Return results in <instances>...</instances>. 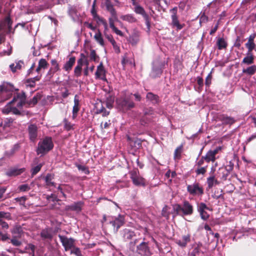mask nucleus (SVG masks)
<instances>
[{"mask_svg": "<svg viewBox=\"0 0 256 256\" xmlns=\"http://www.w3.org/2000/svg\"><path fill=\"white\" fill-rule=\"evenodd\" d=\"M116 104L117 108L123 112L135 107V104L131 100L130 96L126 94L116 98Z\"/></svg>", "mask_w": 256, "mask_h": 256, "instance_id": "1", "label": "nucleus"}, {"mask_svg": "<svg viewBox=\"0 0 256 256\" xmlns=\"http://www.w3.org/2000/svg\"><path fill=\"white\" fill-rule=\"evenodd\" d=\"M54 146L52 138L46 136L39 142L36 152L38 154H40L42 156H44L51 150Z\"/></svg>", "mask_w": 256, "mask_h": 256, "instance_id": "2", "label": "nucleus"}, {"mask_svg": "<svg viewBox=\"0 0 256 256\" xmlns=\"http://www.w3.org/2000/svg\"><path fill=\"white\" fill-rule=\"evenodd\" d=\"M130 178L133 184L137 186L144 187L146 185V180L140 174L138 169H134L129 172Z\"/></svg>", "mask_w": 256, "mask_h": 256, "instance_id": "3", "label": "nucleus"}, {"mask_svg": "<svg viewBox=\"0 0 256 256\" xmlns=\"http://www.w3.org/2000/svg\"><path fill=\"white\" fill-rule=\"evenodd\" d=\"M187 192L192 196H201L204 194V190L202 186L198 182H194L192 184H188Z\"/></svg>", "mask_w": 256, "mask_h": 256, "instance_id": "4", "label": "nucleus"}, {"mask_svg": "<svg viewBox=\"0 0 256 256\" xmlns=\"http://www.w3.org/2000/svg\"><path fill=\"white\" fill-rule=\"evenodd\" d=\"M16 102V106L18 108H22L24 106H27L28 100H26V96L24 92H18L14 97L10 103Z\"/></svg>", "mask_w": 256, "mask_h": 256, "instance_id": "5", "label": "nucleus"}, {"mask_svg": "<svg viewBox=\"0 0 256 256\" xmlns=\"http://www.w3.org/2000/svg\"><path fill=\"white\" fill-rule=\"evenodd\" d=\"M216 121L222 122V125L223 126H231L236 122L234 118L228 116L225 114H218L216 116Z\"/></svg>", "mask_w": 256, "mask_h": 256, "instance_id": "6", "label": "nucleus"}, {"mask_svg": "<svg viewBox=\"0 0 256 256\" xmlns=\"http://www.w3.org/2000/svg\"><path fill=\"white\" fill-rule=\"evenodd\" d=\"M177 7H174L170 10L172 12V23L171 25L172 27L176 28V30H182L185 26L184 24H180L177 16Z\"/></svg>", "mask_w": 256, "mask_h": 256, "instance_id": "7", "label": "nucleus"}, {"mask_svg": "<svg viewBox=\"0 0 256 256\" xmlns=\"http://www.w3.org/2000/svg\"><path fill=\"white\" fill-rule=\"evenodd\" d=\"M18 90V88H16L12 84L9 82H4L2 84L0 85V92L1 94L4 92H8L9 93V95L12 96L13 92Z\"/></svg>", "mask_w": 256, "mask_h": 256, "instance_id": "8", "label": "nucleus"}, {"mask_svg": "<svg viewBox=\"0 0 256 256\" xmlns=\"http://www.w3.org/2000/svg\"><path fill=\"white\" fill-rule=\"evenodd\" d=\"M58 237L66 251H68L74 248V238H68L65 236L60 234L58 235Z\"/></svg>", "mask_w": 256, "mask_h": 256, "instance_id": "9", "label": "nucleus"}, {"mask_svg": "<svg viewBox=\"0 0 256 256\" xmlns=\"http://www.w3.org/2000/svg\"><path fill=\"white\" fill-rule=\"evenodd\" d=\"M86 60V55L81 53L80 58L78 60L77 65L74 70V74L76 78L80 76L82 74V67L84 64V60Z\"/></svg>", "mask_w": 256, "mask_h": 256, "instance_id": "10", "label": "nucleus"}, {"mask_svg": "<svg viewBox=\"0 0 256 256\" xmlns=\"http://www.w3.org/2000/svg\"><path fill=\"white\" fill-rule=\"evenodd\" d=\"M110 224L113 227L114 232H117L118 230L124 224V218L123 216L119 215L118 217L115 218L114 220H110Z\"/></svg>", "mask_w": 256, "mask_h": 256, "instance_id": "11", "label": "nucleus"}, {"mask_svg": "<svg viewBox=\"0 0 256 256\" xmlns=\"http://www.w3.org/2000/svg\"><path fill=\"white\" fill-rule=\"evenodd\" d=\"M221 150L222 147L218 146L214 150H209L206 154V156H204V159H205V161H206L207 162H214L217 158H216V154Z\"/></svg>", "mask_w": 256, "mask_h": 256, "instance_id": "12", "label": "nucleus"}, {"mask_svg": "<svg viewBox=\"0 0 256 256\" xmlns=\"http://www.w3.org/2000/svg\"><path fill=\"white\" fill-rule=\"evenodd\" d=\"M134 12L137 14H140L144 17L146 24L148 28L150 26V20L148 15L146 13L144 8L140 5L136 4L134 9Z\"/></svg>", "mask_w": 256, "mask_h": 256, "instance_id": "13", "label": "nucleus"}, {"mask_svg": "<svg viewBox=\"0 0 256 256\" xmlns=\"http://www.w3.org/2000/svg\"><path fill=\"white\" fill-rule=\"evenodd\" d=\"M202 244L200 242H195L194 244L188 252V256H198L200 253L203 252L201 250Z\"/></svg>", "mask_w": 256, "mask_h": 256, "instance_id": "14", "label": "nucleus"}, {"mask_svg": "<svg viewBox=\"0 0 256 256\" xmlns=\"http://www.w3.org/2000/svg\"><path fill=\"white\" fill-rule=\"evenodd\" d=\"M136 250L141 255L150 256L151 254L148 242H141L137 246Z\"/></svg>", "mask_w": 256, "mask_h": 256, "instance_id": "15", "label": "nucleus"}, {"mask_svg": "<svg viewBox=\"0 0 256 256\" xmlns=\"http://www.w3.org/2000/svg\"><path fill=\"white\" fill-rule=\"evenodd\" d=\"M96 79H100L104 81H106V70L104 69L102 62H100L97 66L96 70L95 73Z\"/></svg>", "mask_w": 256, "mask_h": 256, "instance_id": "16", "label": "nucleus"}, {"mask_svg": "<svg viewBox=\"0 0 256 256\" xmlns=\"http://www.w3.org/2000/svg\"><path fill=\"white\" fill-rule=\"evenodd\" d=\"M28 136L30 141L34 142L38 136V127L35 124H30L28 128Z\"/></svg>", "mask_w": 256, "mask_h": 256, "instance_id": "17", "label": "nucleus"}, {"mask_svg": "<svg viewBox=\"0 0 256 256\" xmlns=\"http://www.w3.org/2000/svg\"><path fill=\"white\" fill-rule=\"evenodd\" d=\"M52 67L50 68L47 74V76L50 80L53 76L55 72L60 70L59 64L57 60L55 59L51 60Z\"/></svg>", "mask_w": 256, "mask_h": 256, "instance_id": "18", "label": "nucleus"}, {"mask_svg": "<svg viewBox=\"0 0 256 256\" xmlns=\"http://www.w3.org/2000/svg\"><path fill=\"white\" fill-rule=\"evenodd\" d=\"M140 32L136 29H134L128 40L132 46H136L140 41Z\"/></svg>", "mask_w": 256, "mask_h": 256, "instance_id": "19", "label": "nucleus"}, {"mask_svg": "<svg viewBox=\"0 0 256 256\" xmlns=\"http://www.w3.org/2000/svg\"><path fill=\"white\" fill-rule=\"evenodd\" d=\"M194 212L193 206L188 200H184L182 204V214L184 216H190Z\"/></svg>", "mask_w": 256, "mask_h": 256, "instance_id": "20", "label": "nucleus"}, {"mask_svg": "<svg viewBox=\"0 0 256 256\" xmlns=\"http://www.w3.org/2000/svg\"><path fill=\"white\" fill-rule=\"evenodd\" d=\"M40 236L43 240H52L53 238L52 228H48L43 229L40 232Z\"/></svg>", "mask_w": 256, "mask_h": 256, "instance_id": "21", "label": "nucleus"}, {"mask_svg": "<svg viewBox=\"0 0 256 256\" xmlns=\"http://www.w3.org/2000/svg\"><path fill=\"white\" fill-rule=\"evenodd\" d=\"M190 238L191 236L190 234L184 235L180 239L176 240V244L182 248H186L188 244L190 242Z\"/></svg>", "mask_w": 256, "mask_h": 256, "instance_id": "22", "label": "nucleus"}, {"mask_svg": "<svg viewBox=\"0 0 256 256\" xmlns=\"http://www.w3.org/2000/svg\"><path fill=\"white\" fill-rule=\"evenodd\" d=\"M84 204V202L82 201H78L74 204L68 206H66V210H70L72 211H74L76 212H80L82 210V207Z\"/></svg>", "mask_w": 256, "mask_h": 256, "instance_id": "23", "label": "nucleus"}, {"mask_svg": "<svg viewBox=\"0 0 256 256\" xmlns=\"http://www.w3.org/2000/svg\"><path fill=\"white\" fill-rule=\"evenodd\" d=\"M105 6L107 10L110 12L112 17L114 20H117L118 17L116 12L110 0H106Z\"/></svg>", "mask_w": 256, "mask_h": 256, "instance_id": "24", "label": "nucleus"}, {"mask_svg": "<svg viewBox=\"0 0 256 256\" xmlns=\"http://www.w3.org/2000/svg\"><path fill=\"white\" fill-rule=\"evenodd\" d=\"M96 2V0H94L92 4V8L91 10V14H92V16H93L94 18L96 19L97 20V22H101L105 26V27L106 28L107 23H106V20H104V18L100 17L96 13V10L95 8Z\"/></svg>", "mask_w": 256, "mask_h": 256, "instance_id": "25", "label": "nucleus"}, {"mask_svg": "<svg viewBox=\"0 0 256 256\" xmlns=\"http://www.w3.org/2000/svg\"><path fill=\"white\" fill-rule=\"evenodd\" d=\"M212 170L213 171L212 174L206 179V184L209 189L212 188L214 185H218L220 184V182L216 178L215 176L214 175L215 169L212 168Z\"/></svg>", "mask_w": 256, "mask_h": 256, "instance_id": "26", "label": "nucleus"}, {"mask_svg": "<svg viewBox=\"0 0 256 256\" xmlns=\"http://www.w3.org/2000/svg\"><path fill=\"white\" fill-rule=\"evenodd\" d=\"M146 99L152 104H158L160 102L159 96L152 92H148L146 95Z\"/></svg>", "mask_w": 256, "mask_h": 256, "instance_id": "27", "label": "nucleus"}, {"mask_svg": "<svg viewBox=\"0 0 256 256\" xmlns=\"http://www.w3.org/2000/svg\"><path fill=\"white\" fill-rule=\"evenodd\" d=\"M80 109V101L78 98V96L77 95L74 96V106L72 108V118L73 120H74L78 116V113Z\"/></svg>", "mask_w": 256, "mask_h": 256, "instance_id": "28", "label": "nucleus"}, {"mask_svg": "<svg viewBox=\"0 0 256 256\" xmlns=\"http://www.w3.org/2000/svg\"><path fill=\"white\" fill-rule=\"evenodd\" d=\"M24 168H12L6 172V174L9 176H15L20 174L24 172Z\"/></svg>", "mask_w": 256, "mask_h": 256, "instance_id": "29", "label": "nucleus"}, {"mask_svg": "<svg viewBox=\"0 0 256 256\" xmlns=\"http://www.w3.org/2000/svg\"><path fill=\"white\" fill-rule=\"evenodd\" d=\"M6 21H7V24L6 28H7V30L6 31V32L7 34H10L11 32L14 33V31L16 29V28L20 24H18L14 28V30H12V20L10 18V12H8V15L6 16Z\"/></svg>", "mask_w": 256, "mask_h": 256, "instance_id": "30", "label": "nucleus"}, {"mask_svg": "<svg viewBox=\"0 0 256 256\" xmlns=\"http://www.w3.org/2000/svg\"><path fill=\"white\" fill-rule=\"evenodd\" d=\"M76 62V58L74 56L70 57L63 66V69L68 72H70Z\"/></svg>", "mask_w": 256, "mask_h": 256, "instance_id": "31", "label": "nucleus"}, {"mask_svg": "<svg viewBox=\"0 0 256 256\" xmlns=\"http://www.w3.org/2000/svg\"><path fill=\"white\" fill-rule=\"evenodd\" d=\"M42 98V95L40 93H37L32 99L28 100L26 108L34 106Z\"/></svg>", "mask_w": 256, "mask_h": 256, "instance_id": "32", "label": "nucleus"}, {"mask_svg": "<svg viewBox=\"0 0 256 256\" xmlns=\"http://www.w3.org/2000/svg\"><path fill=\"white\" fill-rule=\"evenodd\" d=\"M12 236L20 238L24 233L22 228L20 226H16L11 230Z\"/></svg>", "mask_w": 256, "mask_h": 256, "instance_id": "33", "label": "nucleus"}, {"mask_svg": "<svg viewBox=\"0 0 256 256\" xmlns=\"http://www.w3.org/2000/svg\"><path fill=\"white\" fill-rule=\"evenodd\" d=\"M254 56L252 53H246V56L244 58L242 64L250 65L254 62Z\"/></svg>", "mask_w": 256, "mask_h": 256, "instance_id": "34", "label": "nucleus"}, {"mask_svg": "<svg viewBox=\"0 0 256 256\" xmlns=\"http://www.w3.org/2000/svg\"><path fill=\"white\" fill-rule=\"evenodd\" d=\"M120 18L122 20L128 22L130 23H134L137 22V19L132 14L122 15Z\"/></svg>", "mask_w": 256, "mask_h": 256, "instance_id": "35", "label": "nucleus"}, {"mask_svg": "<svg viewBox=\"0 0 256 256\" xmlns=\"http://www.w3.org/2000/svg\"><path fill=\"white\" fill-rule=\"evenodd\" d=\"M230 174L224 168H220L217 172L218 176L222 180H226Z\"/></svg>", "mask_w": 256, "mask_h": 256, "instance_id": "36", "label": "nucleus"}, {"mask_svg": "<svg viewBox=\"0 0 256 256\" xmlns=\"http://www.w3.org/2000/svg\"><path fill=\"white\" fill-rule=\"evenodd\" d=\"M216 45L219 50L225 49L228 46V43L223 38H218L216 42Z\"/></svg>", "mask_w": 256, "mask_h": 256, "instance_id": "37", "label": "nucleus"}, {"mask_svg": "<svg viewBox=\"0 0 256 256\" xmlns=\"http://www.w3.org/2000/svg\"><path fill=\"white\" fill-rule=\"evenodd\" d=\"M64 128L66 131H70L71 130H74L75 124H72L66 118L63 120Z\"/></svg>", "mask_w": 256, "mask_h": 256, "instance_id": "38", "label": "nucleus"}, {"mask_svg": "<svg viewBox=\"0 0 256 256\" xmlns=\"http://www.w3.org/2000/svg\"><path fill=\"white\" fill-rule=\"evenodd\" d=\"M242 72L250 76H252L256 72V66L252 65L246 68H243Z\"/></svg>", "mask_w": 256, "mask_h": 256, "instance_id": "39", "label": "nucleus"}, {"mask_svg": "<svg viewBox=\"0 0 256 256\" xmlns=\"http://www.w3.org/2000/svg\"><path fill=\"white\" fill-rule=\"evenodd\" d=\"M54 176L51 174H48L45 177V182L46 186H56V184L53 182L52 180L54 179Z\"/></svg>", "mask_w": 256, "mask_h": 256, "instance_id": "40", "label": "nucleus"}, {"mask_svg": "<svg viewBox=\"0 0 256 256\" xmlns=\"http://www.w3.org/2000/svg\"><path fill=\"white\" fill-rule=\"evenodd\" d=\"M124 232V238L125 240H130L135 236L134 232L128 230L126 229Z\"/></svg>", "mask_w": 256, "mask_h": 256, "instance_id": "41", "label": "nucleus"}, {"mask_svg": "<svg viewBox=\"0 0 256 256\" xmlns=\"http://www.w3.org/2000/svg\"><path fill=\"white\" fill-rule=\"evenodd\" d=\"M96 40L102 46H104V39L102 37V34L100 30H98V32L94 36Z\"/></svg>", "mask_w": 256, "mask_h": 256, "instance_id": "42", "label": "nucleus"}, {"mask_svg": "<svg viewBox=\"0 0 256 256\" xmlns=\"http://www.w3.org/2000/svg\"><path fill=\"white\" fill-rule=\"evenodd\" d=\"M114 102V97L112 96H108L106 98V106L109 108L111 109L113 107V104Z\"/></svg>", "mask_w": 256, "mask_h": 256, "instance_id": "43", "label": "nucleus"}, {"mask_svg": "<svg viewBox=\"0 0 256 256\" xmlns=\"http://www.w3.org/2000/svg\"><path fill=\"white\" fill-rule=\"evenodd\" d=\"M182 146L177 147L174 152V158L180 160L181 158V154L182 150Z\"/></svg>", "mask_w": 256, "mask_h": 256, "instance_id": "44", "label": "nucleus"}, {"mask_svg": "<svg viewBox=\"0 0 256 256\" xmlns=\"http://www.w3.org/2000/svg\"><path fill=\"white\" fill-rule=\"evenodd\" d=\"M245 46L246 48L248 49L247 52L252 53V50L255 48L256 45L254 42H247L245 44Z\"/></svg>", "mask_w": 256, "mask_h": 256, "instance_id": "45", "label": "nucleus"}, {"mask_svg": "<svg viewBox=\"0 0 256 256\" xmlns=\"http://www.w3.org/2000/svg\"><path fill=\"white\" fill-rule=\"evenodd\" d=\"M14 103H10V102H9L3 108L2 112L4 114H8L10 112H12V108L13 106L12 104H14Z\"/></svg>", "mask_w": 256, "mask_h": 256, "instance_id": "46", "label": "nucleus"}, {"mask_svg": "<svg viewBox=\"0 0 256 256\" xmlns=\"http://www.w3.org/2000/svg\"><path fill=\"white\" fill-rule=\"evenodd\" d=\"M207 168L208 166H205L198 167L197 169L195 171L196 175L204 174L206 172Z\"/></svg>", "mask_w": 256, "mask_h": 256, "instance_id": "47", "label": "nucleus"}, {"mask_svg": "<svg viewBox=\"0 0 256 256\" xmlns=\"http://www.w3.org/2000/svg\"><path fill=\"white\" fill-rule=\"evenodd\" d=\"M197 209L198 212H202V211L206 210H210V208L204 202L198 204Z\"/></svg>", "mask_w": 256, "mask_h": 256, "instance_id": "48", "label": "nucleus"}, {"mask_svg": "<svg viewBox=\"0 0 256 256\" xmlns=\"http://www.w3.org/2000/svg\"><path fill=\"white\" fill-rule=\"evenodd\" d=\"M38 66L42 68L46 69L48 66V62L44 58H41L38 62Z\"/></svg>", "mask_w": 256, "mask_h": 256, "instance_id": "49", "label": "nucleus"}, {"mask_svg": "<svg viewBox=\"0 0 256 256\" xmlns=\"http://www.w3.org/2000/svg\"><path fill=\"white\" fill-rule=\"evenodd\" d=\"M18 238L12 236V238L10 240V242L13 246H19L22 245V242L20 240H18L17 239Z\"/></svg>", "mask_w": 256, "mask_h": 256, "instance_id": "50", "label": "nucleus"}, {"mask_svg": "<svg viewBox=\"0 0 256 256\" xmlns=\"http://www.w3.org/2000/svg\"><path fill=\"white\" fill-rule=\"evenodd\" d=\"M90 60H94V62H98V58H99L98 56H97L95 50H91L90 55Z\"/></svg>", "mask_w": 256, "mask_h": 256, "instance_id": "51", "label": "nucleus"}, {"mask_svg": "<svg viewBox=\"0 0 256 256\" xmlns=\"http://www.w3.org/2000/svg\"><path fill=\"white\" fill-rule=\"evenodd\" d=\"M76 166L79 170L84 172L86 174H90V170L86 166L79 164H76Z\"/></svg>", "mask_w": 256, "mask_h": 256, "instance_id": "52", "label": "nucleus"}, {"mask_svg": "<svg viewBox=\"0 0 256 256\" xmlns=\"http://www.w3.org/2000/svg\"><path fill=\"white\" fill-rule=\"evenodd\" d=\"M42 166V164H39L38 165L33 168L32 170V176H34L36 175V174H38L41 170Z\"/></svg>", "mask_w": 256, "mask_h": 256, "instance_id": "53", "label": "nucleus"}, {"mask_svg": "<svg viewBox=\"0 0 256 256\" xmlns=\"http://www.w3.org/2000/svg\"><path fill=\"white\" fill-rule=\"evenodd\" d=\"M0 218H4L8 220H12L11 214L10 212H0Z\"/></svg>", "mask_w": 256, "mask_h": 256, "instance_id": "54", "label": "nucleus"}, {"mask_svg": "<svg viewBox=\"0 0 256 256\" xmlns=\"http://www.w3.org/2000/svg\"><path fill=\"white\" fill-rule=\"evenodd\" d=\"M224 168L230 174L234 169V164L232 162L230 161Z\"/></svg>", "mask_w": 256, "mask_h": 256, "instance_id": "55", "label": "nucleus"}, {"mask_svg": "<svg viewBox=\"0 0 256 256\" xmlns=\"http://www.w3.org/2000/svg\"><path fill=\"white\" fill-rule=\"evenodd\" d=\"M143 112L145 116L152 115L154 114V109L151 107L144 108L143 110Z\"/></svg>", "mask_w": 256, "mask_h": 256, "instance_id": "56", "label": "nucleus"}, {"mask_svg": "<svg viewBox=\"0 0 256 256\" xmlns=\"http://www.w3.org/2000/svg\"><path fill=\"white\" fill-rule=\"evenodd\" d=\"M212 72H210L208 76H206L205 80V84L206 86L209 87L210 84L212 83Z\"/></svg>", "mask_w": 256, "mask_h": 256, "instance_id": "57", "label": "nucleus"}, {"mask_svg": "<svg viewBox=\"0 0 256 256\" xmlns=\"http://www.w3.org/2000/svg\"><path fill=\"white\" fill-rule=\"evenodd\" d=\"M242 42L241 41L240 36H238L236 37L235 42L234 43V46L238 48H240Z\"/></svg>", "mask_w": 256, "mask_h": 256, "instance_id": "58", "label": "nucleus"}, {"mask_svg": "<svg viewBox=\"0 0 256 256\" xmlns=\"http://www.w3.org/2000/svg\"><path fill=\"white\" fill-rule=\"evenodd\" d=\"M202 219L204 220H206L210 217V215L206 210L202 211V212H199Z\"/></svg>", "mask_w": 256, "mask_h": 256, "instance_id": "59", "label": "nucleus"}, {"mask_svg": "<svg viewBox=\"0 0 256 256\" xmlns=\"http://www.w3.org/2000/svg\"><path fill=\"white\" fill-rule=\"evenodd\" d=\"M10 239V236L8 234H2L0 232V240L5 242Z\"/></svg>", "mask_w": 256, "mask_h": 256, "instance_id": "60", "label": "nucleus"}, {"mask_svg": "<svg viewBox=\"0 0 256 256\" xmlns=\"http://www.w3.org/2000/svg\"><path fill=\"white\" fill-rule=\"evenodd\" d=\"M73 249L71 250V254H74L76 256H82L80 249L74 246Z\"/></svg>", "mask_w": 256, "mask_h": 256, "instance_id": "61", "label": "nucleus"}, {"mask_svg": "<svg viewBox=\"0 0 256 256\" xmlns=\"http://www.w3.org/2000/svg\"><path fill=\"white\" fill-rule=\"evenodd\" d=\"M18 188L21 192H26L30 190V188L28 184L20 185L19 186Z\"/></svg>", "mask_w": 256, "mask_h": 256, "instance_id": "62", "label": "nucleus"}, {"mask_svg": "<svg viewBox=\"0 0 256 256\" xmlns=\"http://www.w3.org/2000/svg\"><path fill=\"white\" fill-rule=\"evenodd\" d=\"M26 84L27 86H28L30 88H34L36 86V82H34V80L32 78H28L26 80Z\"/></svg>", "mask_w": 256, "mask_h": 256, "instance_id": "63", "label": "nucleus"}, {"mask_svg": "<svg viewBox=\"0 0 256 256\" xmlns=\"http://www.w3.org/2000/svg\"><path fill=\"white\" fill-rule=\"evenodd\" d=\"M208 20V16L205 15L204 13L202 16H200V23H206Z\"/></svg>", "mask_w": 256, "mask_h": 256, "instance_id": "64", "label": "nucleus"}]
</instances>
